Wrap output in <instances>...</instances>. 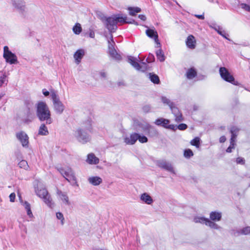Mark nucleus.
I'll use <instances>...</instances> for the list:
<instances>
[{
  "mask_svg": "<svg viewBox=\"0 0 250 250\" xmlns=\"http://www.w3.org/2000/svg\"><path fill=\"white\" fill-rule=\"evenodd\" d=\"M127 17L123 16L122 14H118L112 16L108 18L104 17L103 21H105L106 27L110 32H114L117 29L116 24L118 22L134 23L138 25V23L134 21H127Z\"/></svg>",
  "mask_w": 250,
  "mask_h": 250,
  "instance_id": "obj_1",
  "label": "nucleus"
},
{
  "mask_svg": "<svg viewBox=\"0 0 250 250\" xmlns=\"http://www.w3.org/2000/svg\"><path fill=\"white\" fill-rule=\"evenodd\" d=\"M36 114L40 121H45L46 124L48 125L53 122L50 111L45 102H40L37 104Z\"/></svg>",
  "mask_w": 250,
  "mask_h": 250,
  "instance_id": "obj_2",
  "label": "nucleus"
},
{
  "mask_svg": "<svg viewBox=\"0 0 250 250\" xmlns=\"http://www.w3.org/2000/svg\"><path fill=\"white\" fill-rule=\"evenodd\" d=\"M37 181V185H35V190L36 195L42 199L43 202L50 208H52L54 207V203L51 196L49 195L47 190L45 188L42 187L41 183Z\"/></svg>",
  "mask_w": 250,
  "mask_h": 250,
  "instance_id": "obj_3",
  "label": "nucleus"
},
{
  "mask_svg": "<svg viewBox=\"0 0 250 250\" xmlns=\"http://www.w3.org/2000/svg\"><path fill=\"white\" fill-rule=\"evenodd\" d=\"M51 97L53 102V109L57 114H62L65 106L60 100V98L54 90H51Z\"/></svg>",
  "mask_w": 250,
  "mask_h": 250,
  "instance_id": "obj_4",
  "label": "nucleus"
},
{
  "mask_svg": "<svg viewBox=\"0 0 250 250\" xmlns=\"http://www.w3.org/2000/svg\"><path fill=\"white\" fill-rule=\"evenodd\" d=\"M58 171L72 185L78 186L74 172L70 167L58 168Z\"/></svg>",
  "mask_w": 250,
  "mask_h": 250,
  "instance_id": "obj_5",
  "label": "nucleus"
},
{
  "mask_svg": "<svg viewBox=\"0 0 250 250\" xmlns=\"http://www.w3.org/2000/svg\"><path fill=\"white\" fill-rule=\"evenodd\" d=\"M74 136L78 142L85 144L90 140V136L83 130L77 129L74 132Z\"/></svg>",
  "mask_w": 250,
  "mask_h": 250,
  "instance_id": "obj_6",
  "label": "nucleus"
},
{
  "mask_svg": "<svg viewBox=\"0 0 250 250\" xmlns=\"http://www.w3.org/2000/svg\"><path fill=\"white\" fill-rule=\"evenodd\" d=\"M3 58L6 62L11 64L18 63V59L16 55L9 50L7 46L3 48Z\"/></svg>",
  "mask_w": 250,
  "mask_h": 250,
  "instance_id": "obj_7",
  "label": "nucleus"
},
{
  "mask_svg": "<svg viewBox=\"0 0 250 250\" xmlns=\"http://www.w3.org/2000/svg\"><path fill=\"white\" fill-rule=\"evenodd\" d=\"M128 62L138 70H141L142 71L144 72L148 69V65L146 63L143 62L142 65H140L138 63L137 59L133 57H128Z\"/></svg>",
  "mask_w": 250,
  "mask_h": 250,
  "instance_id": "obj_8",
  "label": "nucleus"
},
{
  "mask_svg": "<svg viewBox=\"0 0 250 250\" xmlns=\"http://www.w3.org/2000/svg\"><path fill=\"white\" fill-rule=\"evenodd\" d=\"M219 73L221 78L227 82L236 84L234 83L233 77L229 73L226 68L222 67L220 68Z\"/></svg>",
  "mask_w": 250,
  "mask_h": 250,
  "instance_id": "obj_9",
  "label": "nucleus"
},
{
  "mask_svg": "<svg viewBox=\"0 0 250 250\" xmlns=\"http://www.w3.org/2000/svg\"><path fill=\"white\" fill-rule=\"evenodd\" d=\"M16 137L20 142L22 146L27 148L29 146V137L27 134L24 131H21L16 133Z\"/></svg>",
  "mask_w": 250,
  "mask_h": 250,
  "instance_id": "obj_10",
  "label": "nucleus"
},
{
  "mask_svg": "<svg viewBox=\"0 0 250 250\" xmlns=\"http://www.w3.org/2000/svg\"><path fill=\"white\" fill-rule=\"evenodd\" d=\"M13 6L20 13H23L26 11L25 2L23 0H11Z\"/></svg>",
  "mask_w": 250,
  "mask_h": 250,
  "instance_id": "obj_11",
  "label": "nucleus"
},
{
  "mask_svg": "<svg viewBox=\"0 0 250 250\" xmlns=\"http://www.w3.org/2000/svg\"><path fill=\"white\" fill-rule=\"evenodd\" d=\"M169 123L168 120L162 118L157 119L155 122V124L157 125H162L165 128L175 130L176 126L173 125H168Z\"/></svg>",
  "mask_w": 250,
  "mask_h": 250,
  "instance_id": "obj_12",
  "label": "nucleus"
},
{
  "mask_svg": "<svg viewBox=\"0 0 250 250\" xmlns=\"http://www.w3.org/2000/svg\"><path fill=\"white\" fill-rule=\"evenodd\" d=\"M146 33L148 37L154 39L156 43L157 47H159L160 46V43L158 40V35L157 31L154 28L147 29L146 31Z\"/></svg>",
  "mask_w": 250,
  "mask_h": 250,
  "instance_id": "obj_13",
  "label": "nucleus"
},
{
  "mask_svg": "<svg viewBox=\"0 0 250 250\" xmlns=\"http://www.w3.org/2000/svg\"><path fill=\"white\" fill-rule=\"evenodd\" d=\"M138 138V134L134 133L130 134L129 136H125L124 137V142L128 145H134Z\"/></svg>",
  "mask_w": 250,
  "mask_h": 250,
  "instance_id": "obj_14",
  "label": "nucleus"
},
{
  "mask_svg": "<svg viewBox=\"0 0 250 250\" xmlns=\"http://www.w3.org/2000/svg\"><path fill=\"white\" fill-rule=\"evenodd\" d=\"M57 194L59 199L61 200L64 205H69L70 204L68 196L66 193L58 190Z\"/></svg>",
  "mask_w": 250,
  "mask_h": 250,
  "instance_id": "obj_15",
  "label": "nucleus"
},
{
  "mask_svg": "<svg viewBox=\"0 0 250 250\" xmlns=\"http://www.w3.org/2000/svg\"><path fill=\"white\" fill-rule=\"evenodd\" d=\"M158 166L159 167L164 168L170 172L175 174L173 167L172 165L168 162L162 161L159 162Z\"/></svg>",
  "mask_w": 250,
  "mask_h": 250,
  "instance_id": "obj_16",
  "label": "nucleus"
},
{
  "mask_svg": "<svg viewBox=\"0 0 250 250\" xmlns=\"http://www.w3.org/2000/svg\"><path fill=\"white\" fill-rule=\"evenodd\" d=\"M170 108L175 117L176 122H179L182 121L183 120L182 114L180 113L179 109L175 106V104H173V105L171 106Z\"/></svg>",
  "mask_w": 250,
  "mask_h": 250,
  "instance_id": "obj_17",
  "label": "nucleus"
},
{
  "mask_svg": "<svg viewBox=\"0 0 250 250\" xmlns=\"http://www.w3.org/2000/svg\"><path fill=\"white\" fill-rule=\"evenodd\" d=\"M84 53L83 49H79L74 53V58L77 64H78L81 62L82 59L84 55Z\"/></svg>",
  "mask_w": 250,
  "mask_h": 250,
  "instance_id": "obj_18",
  "label": "nucleus"
},
{
  "mask_svg": "<svg viewBox=\"0 0 250 250\" xmlns=\"http://www.w3.org/2000/svg\"><path fill=\"white\" fill-rule=\"evenodd\" d=\"M187 46L190 49H194L196 46V40L193 35H189L186 41Z\"/></svg>",
  "mask_w": 250,
  "mask_h": 250,
  "instance_id": "obj_19",
  "label": "nucleus"
},
{
  "mask_svg": "<svg viewBox=\"0 0 250 250\" xmlns=\"http://www.w3.org/2000/svg\"><path fill=\"white\" fill-rule=\"evenodd\" d=\"M140 199L143 202L147 205H151L153 202L152 197L147 193L141 194Z\"/></svg>",
  "mask_w": 250,
  "mask_h": 250,
  "instance_id": "obj_20",
  "label": "nucleus"
},
{
  "mask_svg": "<svg viewBox=\"0 0 250 250\" xmlns=\"http://www.w3.org/2000/svg\"><path fill=\"white\" fill-rule=\"evenodd\" d=\"M102 179L99 176H92L88 179V182L95 186H98L102 183Z\"/></svg>",
  "mask_w": 250,
  "mask_h": 250,
  "instance_id": "obj_21",
  "label": "nucleus"
},
{
  "mask_svg": "<svg viewBox=\"0 0 250 250\" xmlns=\"http://www.w3.org/2000/svg\"><path fill=\"white\" fill-rule=\"evenodd\" d=\"M87 162L90 165H96L99 163V159L93 153L87 155Z\"/></svg>",
  "mask_w": 250,
  "mask_h": 250,
  "instance_id": "obj_22",
  "label": "nucleus"
},
{
  "mask_svg": "<svg viewBox=\"0 0 250 250\" xmlns=\"http://www.w3.org/2000/svg\"><path fill=\"white\" fill-rule=\"evenodd\" d=\"M210 220L213 221H219L222 218V213L218 211H212L210 213Z\"/></svg>",
  "mask_w": 250,
  "mask_h": 250,
  "instance_id": "obj_23",
  "label": "nucleus"
},
{
  "mask_svg": "<svg viewBox=\"0 0 250 250\" xmlns=\"http://www.w3.org/2000/svg\"><path fill=\"white\" fill-rule=\"evenodd\" d=\"M49 134V131L47 126L44 124L41 125L38 130V135L42 136H47Z\"/></svg>",
  "mask_w": 250,
  "mask_h": 250,
  "instance_id": "obj_24",
  "label": "nucleus"
},
{
  "mask_svg": "<svg viewBox=\"0 0 250 250\" xmlns=\"http://www.w3.org/2000/svg\"><path fill=\"white\" fill-rule=\"evenodd\" d=\"M108 53L112 58L116 60H120L121 59L120 55L118 54L115 48L108 49Z\"/></svg>",
  "mask_w": 250,
  "mask_h": 250,
  "instance_id": "obj_25",
  "label": "nucleus"
},
{
  "mask_svg": "<svg viewBox=\"0 0 250 250\" xmlns=\"http://www.w3.org/2000/svg\"><path fill=\"white\" fill-rule=\"evenodd\" d=\"M197 75V72L194 68H190L187 72L186 75L188 79H192Z\"/></svg>",
  "mask_w": 250,
  "mask_h": 250,
  "instance_id": "obj_26",
  "label": "nucleus"
},
{
  "mask_svg": "<svg viewBox=\"0 0 250 250\" xmlns=\"http://www.w3.org/2000/svg\"><path fill=\"white\" fill-rule=\"evenodd\" d=\"M205 225L209 226L210 228L215 229H220V227H219L217 224L212 221V220L211 221L209 220L208 219V220L206 221V223Z\"/></svg>",
  "mask_w": 250,
  "mask_h": 250,
  "instance_id": "obj_27",
  "label": "nucleus"
},
{
  "mask_svg": "<svg viewBox=\"0 0 250 250\" xmlns=\"http://www.w3.org/2000/svg\"><path fill=\"white\" fill-rule=\"evenodd\" d=\"M208 220V218H206L202 216H196L194 218L193 221L196 223H201L206 224V221Z\"/></svg>",
  "mask_w": 250,
  "mask_h": 250,
  "instance_id": "obj_28",
  "label": "nucleus"
},
{
  "mask_svg": "<svg viewBox=\"0 0 250 250\" xmlns=\"http://www.w3.org/2000/svg\"><path fill=\"white\" fill-rule=\"evenodd\" d=\"M82 31L81 25L80 23H77L73 27V32L76 34H80Z\"/></svg>",
  "mask_w": 250,
  "mask_h": 250,
  "instance_id": "obj_29",
  "label": "nucleus"
},
{
  "mask_svg": "<svg viewBox=\"0 0 250 250\" xmlns=\"http://www.w3.org/2000/svg\"><path fill=\"white\" fill-rule=\"evenodd\" d=\"M238 131V128L236 127H233L231 128L230 132L231 133V137L230 140L235 141Z\"/></svg>",
  "mask_w": 250,
  "mask_h": 250,
  "instance_id": "obj_30",
  "label": "nucleus"
},
{
  "mask_svg": "<svg viewBox=\"0 0 250 250\" xmlns=\"http://www.w3.org/2000/svg\"><path fill=\"white\" fill-rule=\"evenodd\" d=\"M128 10L129 11V14L131 16H135L136 13L141 11V8L139 7H128Z\"/></svg>",
  "mask_w": 250,
  "mask_h": 250,
  "instance_id": "obj_31",
  "label": "nucleus"
},
{
  "mask_svg": "<svg viewBox=\"0 0 250 250\" xmlns=\"http://www.w3.org/2000/svg\"><path fill=\"white\" fill-rule=\"evenodd\" d=\"M161 101L164 104L168 105L169 108L173 105L174 103L166 97H162Z\"/></svg>",
  "mask_w": 250,
  "mask_h": 250,
  "instance_id": "obj_32",
  "label": "nucleus"
},
{
  "mask_svg": "<svg viewBox=\"0 0 250 250\" xmlns=\"http://www.w3.org/2000/svg\"><path fill=\"white\" fill-rule=\"evenodd\" d=\"M156 56L157 57V59L160 61V62H164L165 60V56L164 53L162 52V50L161 49L158 50L156 53Z\"/></svg>",
  "mask_w": 250,
  "mask_h": 250,
  "instance_id": "obj_33",
  "label": "nucleus"
},
{
  "mask_svg": "<svg viewBox=\"0 0 250 250\" xmlns=\"http://www.w3.org/2000/svg\"><path fill=\"white\" fill-rule=\"evenodd\" d=\"M34 118V115L33 114L29 112L27 114V117L23 119V121L24 123L26 124H29L31 123Z\"/></svg>",
  "mask_w": 250,
  "mask_h": 250,
  "instance_id": "obj_34",
  "label": "nucleus"
},
{
  "mask_svg": "<svg viewBox=\"0 0 250 250\" xmlns=\"http://www.w3.org/2000/svg\"><path fill=\"white\" fill-rule=\"evenodd\" d=\"M149 76V79L152 82L155 83H159V78L157 75L150 73Z\"/></svg>",
  "mask_w": 250,
  "mask_h": 250,
  "instance_id": "obj_35",
  "label": "nucleus"
},
{
  "mask_svg": "<svg viewBox=\"0 0 250 250\" xmlns=\"http://www.w3.org/2000/svg\"><path fill=\"white\" fill-rule=\"evenodd\" d=\"M190 144L195 146L196 147H199L200 139L199 137H196L190 141Z\"/></svg>",
  "mask_w": 250,
  "mask_h": 250,
  "instance_id": "obj_36",
  "label": "nucleus"
},
{
  "mask_svg": "<svg viewBox=\"0 0 250 250\" xmlns=\"http://www.w3.org/2000/svg\"><path fill=\"white\" fill-rule=\"evenodd\" d=\"M19 166L21 168L24 169H27L29 167L27 162L25 160L20 161L19 163Z\"/></svg>",
  "mask_w": 250,
  "mask_h": 250,
  "instance_id": "obj_37",
  "label": "nucleus"
},
{
  "mask_svg": "<svg viewBox=\"0 0 250 250\" xmlns=\"http://www.w3.org/2000/svg\"><path fill=\"white\" fill-rule=\"evenodd\" d=\"M235 140H230V146L228 147L226 150V151L228 153H230L232 151V149L234 148L235 143Z\"/></svg>",
  "mask_w": 250,
  "mask_h": 250,
  "instance_id": "obj_38",
  "label": "nucleus"
},
{
  "mask_svg": "<svg viewBox=\"0 0 250 250\" xmlns=\"http://www.w3.org/2000/svg\"><path fill=\"white\" fill-rule=\"evenodd\" d=\"M56 217L58 219L60 220L61 222V224L63 225L64 224V217L63 214L61 212H57L56 213Z\"/></svg>",
  "mask_w": 250,
  "mask_h": 250,
  "instance_id": "obj_39",
  "label": "nucleus"
},
{
  "mask_svg": "<svg viewBox=\"0 0 250 250\" xmlns=\"http://www.w3.org/2000/svg\"><path fill=\"white\" fill-rule=\"evenodd\" d=\"M241 233L244 235L250 234V227H246L241 230Z\"/></svg>",
  "mask_w": 250,
  "mask_h": 250,
  "instance_id": "obj_40",
  "label": "nucleus"
},
{
  "mask_svg": "<svg viewBox=\"0 0 250 250\" xmlns=\"http://www.w3.org/2000/svg\"><path fill=\"white\" fill-rule=\"evenodd\" d=\"M108 49L114 48L115 42H114V41L113 40V37L111 34L110 35V40H108Z\"/></svg>",
  "mask_w": 250,
  "mask_h": 250,
  "instance_id": "obj_41",
  "label": "nucleus"
},
{
  "mask_svg": "<svg viewBox=\"0 0 250 250\" xmlns=\"http://www.w3.org/2000/svg\"><path fill=\"white\" fill-rule=\"evenodd\" d=\"M193 155V153L191 150L189 149L185 150L184 152V156L185 157L189 158Z\"/></svg>",
  "mask_w": 250,
  "mask_h": 250,
  "instance_id": "obj_42",
  "label": "nucleus"
},
{
  "mask_svg": "<svg viewBox=\"0 0 250 250\" xmlns=\"http://www.w3.org/2000/svg\"><path fill=\"white\" fill-rule=\"evenodd\" d=\"M138 140L141 143H146L148 141L147 138L145 136H141L138 134Z\"/></svg>",
  "mask_w": 250,
  "mask_h": 250,
  "instance_id": "obj_43",
  "label": "nucleus"
},
{
  "mask_svg": "<svg viewBox=\"0 0 250 250\" xmlns=\"http://www.w3.org/2000/svg\"><path fill=\"white\" fill-rule=\"evenodd\" d=\"M176 126L175 129L177 128H178L179 130H183L186 129L187 128V125L185 124H181L179 125H178L177 126L175 125Z\"/></svg>",
  "mask_w": 250,
  "mask_h": 250,
  "instance_id": "obj_44",
  "label": "nucleus"
},
{
  "mask_svg": "<svg viewBox=\"0 0 250 250\" xmlns=\"http://www.w3.org/2000/svg\"><path fill=\"white\" fill-rule=\"evenodd\" d=\"M209 27L214 29L219 34V32L222 31V28L219 26H213L212 25H209Z\"/></svg>",
  "mask_w": 250,
  "mask_h": 250,
  "instance_id": "obj_45",
  "label": "nucleus"
},
{
  "mask_svg": "<svg viewBox=\"0 0 250 250\" xmlns=\"http://www.w3.org/2000/svg\"><path fill=\"white\" fill-rule=\"evenodd\" d=\"M236 162L237 164L243 165L245 163V160L242 157H238L236 159Z\"/></svg>",
  "mask_w": 250,
  "mask_h": 250,
  "instance_id": "obj_46",
  "label": "nucleus"
},
{
  "mask_svg": "<svg viewBox=\"0 0 250 250\" xmlns=\"http://www.w3.org/2000/svg\"><path fill=\"white\" fill-rule=\"evenodd\" d=\"M16 195L15 193H12L9 196L10 201L11 202H14L15 199Z\"/></svg>",
  "mask_w": 250,
  "mask_h": 250,
  "instance_id": "obj_47",
  "label": "nucleus"
},
{
  "mask_svg": "<svg viewBox=\"0 0 250 250\" xmlns=\"http://www.w3.org/2000/svg\"><path fill=\"white\" fill-rule=\"evenodd\" d=\"M151 107L149 105H145L143 107V110L146 112L150 111Z\"/></svg>",
  "mask_w": 250,
  "mask_h": 250,
  "instance_id": "obj_48",
  "label": "nucleus"
},
{
  "mask_svg": "<svg viewBox=\"0 0 250 250\" xmlns=\"http://www.w3.org/2000/svg\"><path fill=\"white\" fill-rule=\"evenodd\" d=\"M42 94L44 95V96L47 97L48 96L50 92L47 91L46 89L44 88L42 90ZM51 93V92H50Z\"/></svg>",
  "mask_w": 250,
  "mask_h": 250,
  "instance_id": "obj_49",
  "label": "nucleus"
},
{
  "mask_svg": "<svg viewBox=\"0 0 250 250\" xmlns=\"http://www.w3.org/2000/svg\"><path fill=\"white\" fill-rule=\"evenodd\" d=\"M5 81V77H0V86H1L4 83Z\"/></svg>",
  "mask_w": 250,
  "mask_h": 250,
  "instance_id": "obj_50",
  "label": "nucleus"
},
{
  "mask_svg": "<svg viewBox=\"0 0 250 250\" xmlns=\"http://www.w3.org/2000/svg\"><path fill=\"white\" fill-rule=\"evenodd\" d=\"M24 207H25V208L26 209V210L30 209V204L27 202H25L24 203Z\"/></svg>",
  "mask_w": 250,
  "mask_h": 250,
  "instance_id": "obj_51",
  "label": "nucleus"
},
{
  "mask_svg": "<svg viewBox=\"0 0 250 250\" xmlns=\"http://www.w3.org/2000/svg\"><path fill=\"white\" fill-rule=\"evenodd\" d=\"M226 138L224 136H222L220 138L219 141L220 143H224L226 141Z\"/></svg>",
  "mask_w": 250,
  "mask_h": 250,
  "instance_id": "obj_52",
  "label": "nucleus"
},
{
  "mask_svg": "<svg viewBox=\"0 0 250 250\" xmlns=\"http://www.w3.org/2000/svg\"><path fill=\"white\" fill-rule=\"evenodd\" d=\"M195 17H196V18L199 19H201V20H204V15H194Z\"/></svg>",
  "mask_w": 250,
  "mask_h": 250,
  "instance_id": "obj_53",
  "label": "nucleus"
},
{
  "mask_svg": "<svg viewBox=\"0 0 250 250\" xmlns=\"http://www.w3.org/2000/svg\"><path fill=\"white\" fill-rule=\"evenodd\" d=\"M139 18L143 21H145L146 20V17L144 15H139Z\"/></svg>",
  "mask_w": 250,
  "mask_h": 250,
  "instance_id": "obj_54",
  "label": "nucleus"
},
{
  "mask_svg": "<svg viewBox=\"0 0 250 250\" xmlns=\"http://www.w3.org/2000/svg\"><path fill=\"white\" fill-rule=\"evenodd\" d=\"M219 34L224 37L226 39H227V38L225 36V32L224 31H222L221 32H219Z\"/></svg>",
  "mask_w": 250,
  "mask_h": 250,
  "instance_id": "obj_55",
  "label": "nucleus"
},
{
  "mask_svg": "<svg viewBox=\"0 0 250 250\" xmlns=\"http://www.w3.org/2000/svg\"><path fill=\"white\" fill-rule=\"evenodd\" d=\"M89 37L91 38H94L95 37V33L93 31H91L90 33H89Z\"/></svg>",
  "mask_w": 250,
  "mask_h": 250,
  "instance_id": "obj_56",
  "label": "nucleus"
},
{
  "mask_svg": "<svg viewBox=\"0 0 250 250\" xmlns=\"http://www.w3.org/2000/svg\"><path fill=\"white\" fill-rule=\"evenodd\" d=\"M100 75L102 77L104 78L105 77L106 75V73L104 72H101L100 73Z\"/></svg>",
  "mask_w": 250,
  "mask_h": 250,
  "instance_id": "obj_57",
  "label": "nucleus"
},
{
  "mask_svg": "<svg viewBox=\"0 0 250 250\" xmlns=\"http://www.w3.org/2000/svg\"><path fill=\"white\" fill-rule=\"evenodd\" d=\"M27 214L29 216H30L32 215V212H31V209L27 210Z\"/></svg>",
  "mask_w": 250,
  "mask_h": 250,
  "instance_id": "obj_58",
  "label": "nucleus"
},
{
  "mask_svg": "<svg viewBox=\"0 0 250 250\" xmlns=\"http://www.w3.org/2000/svg\"><path fill=\"white\" fill-rule=\"evenodd\" d=\"M245 6H246V9L249 11H250V6H248V5H245Z\"/></svg>",
  "mask_w": 250,
  "mask_h": 250,
  "instance_id": "obj_59",
  "label": "nucleus"
},
{
  "mask_svg": "<svg viewBox=\"0 0 250 250\" xmlns=\"http://www.w3.org/2000/svg\"><path fill=\"white\" fill-rule=\"evenodd\" d=\"M3 97V95H0V100L1 99V98Z\"/></svg>",
  "mask_w": 250,
  "mask_h": 250,
  "instance_id": "obj_60",
  "label": "nucleus"
}]
</instances>
